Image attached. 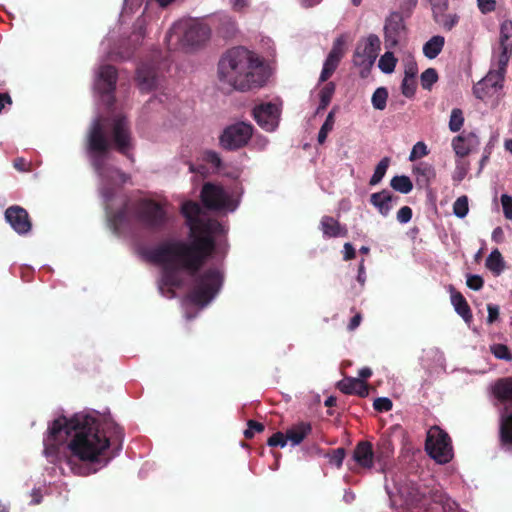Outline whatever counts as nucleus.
<instances>
[{"label": "nucleus", "mask_w": 512, "mask_h": 512, "mask_svg": "<svg viewBox=\"0 0 512 512\" xmlns=\"http://www.w3.org/2000/svg\"><path fill=\"white\" fill-rule=\"evenodd\" d=\"M366 270H365V260L361 259L358 265V273H357V281L359 282L361 287H364L366 283Z\"/></svg>", "instance_id": "60"}, {"label": "nucleus", "mask_w": 512, "mask_h": 512, "mask_svg": "<svg viewBox=\"0 0 512 512\" xmlns=\"http://www.w3.org/2000/svg\"><path fill=\"white\" fill-rule=\"evenodd\" d=\"M466 284L470 289L478 291L483 287L484 281L481 276L471 274L467 276Z\"/></svg>", "instance_id": "53"}, {"label": "nucleus", "mask_w": 512, "mask_h": 512, "mask_svg": "<svg viewBox=\"0 0 512 512\" xmlns=\"http://www.w3.org/2000/svg\"><path fill=\"white\" fill-rule=\"evenodd\" d=\"M147 19L145 15L140 16L134 24L132 33L128 37H120L119 31L111 30L102 40L100 48L108 60L129 59L134 50L140 46L146 35L145 26Z\"/></svg>", "instance_id": "6"}, {"label": "nucleus", "mask_w": 512, "mask_h": 512, "mask_svg": "<svg viewBox=\"0 0 512 512\" xmlns=\"http://www.w3.org/2000/svg\"><path fill=\"white\" fill-rule=\"evenodd\" d=\"M431 5L434 19L444 17V12L448 8V0H428Z\"/></svg>", "instance_id": "44"}, {"label": "nucleus", "mask_w": 512, "mask_h": 512, "mask_svg": "<svg viewBox=\"0 0 512 512\" xmlns=\"http://www.w3.org/2000/svg\"><path fill=\"white\" fill-rule=\"evenodd\" d=\"M477 7L482 14H488L496 9L495 0H477Z\"/></svg>", "instance_id": "55"}, {"label": "nucleus", "mask_w": 512, "mask_h": 512, "mask_svg": "<svg viewBox=\"0 0 512 512\" xmlns=\"http://www.w3.org/2000/svg\"><path fill=\"white\" fill-rule=\"evenodd\" d=\"M288 443V438H287V435H284L283 433L281 432H277L275 434H273L269 439H268V442L267 444L270 446V447H281V448H284Z\"/></svg>", "instance_id": "50"}, {"label": "nucleus", "mask_w": 512, "mask_h": 512, "mask_svg": "<svg viewBox=\"0 0 512 512\" xmlns=\"http://www.w3.org/2000/svg\"><path fill=\"white\" fill-rule=\"evenodd\" d=\"M311 432V425L307 422H300L290 429L287 430L286 435L288 438V442L291 443L292 446L299 445L304 438Z\"/></svg>", "instance_id": "27"}, {"label": "nucleus", "mask_w": 512, "mask_h": 512, "mask_svg": "<svg viewBox=\"0 0 512 512\" xmlns=\"http://www.w3.org/2000/svg\"><path fill=\"white\" fill-rule=\"evenodd\" d=\"M445 38L441 35L431 37L423 45V54L428 59H435L443 50Z\"/></svg>", "instance_id": "28"}, {"label": "nucleus", "mask_w": 512, "mask_h": 512, "mask_svg": "<svg viewBox=\"0 0 512 512\" xmlns=\"http://www.w3.org/2000/svg\"><path fill=\"white\" fill-rule=\"evenodd\" d=\"M438 80L435 69L428 68L421 74V84L424 89H429Z\"/></svg>", "instance_id": "45"}, {"label": "nucleus", "mask_w": 512, "mask_h": 512, "mask_svg": "<svg viewBox=\"0 0 512 512\" xmlns=\"http://www.w3.org/2000/svg\"><path fill=\"white\" fill-rule=\"evenodd\" d=\"M407 28L399 12L390 13L384 22L383 37L386 49H393L406 37Z\"/></svg>", "instance_id": "14"}, {"label": "nucleus", "mask_w": 512, "mask_h": 512, "mask_svg": "<svg viewBox=\"0 0 512 512\" xmlns=\"http://www.w3.org/2000/svg\"><path fill=\"white\" fill-rule=\"evenodd\" d=\"M257 124L267 132L276 130L280 120V106L276 103H261L253 109Z\"/></svg>", "instance_id": "15"}, {"label": "nucleus", "mask_w": 512, "mask_h": 512, "mask_svg": "<svg viewBox=\"0 0 512 512\" xmlns=\"http://www.w3.org/2000/svg\"><path fill=\"white\" fill-rule=\"evenodd\" d=\"M181 211L190 228L191 242L168 240L148 252V258L163 267L158 289L166 298H174L175 290L184 284V276L192 275L215 249L213 237L225 233L216 220L206 219L200 205L186 201Z\"/></svg>", "instance_id": "3"}, {"label": "nucleus", "mask_w": 512, "mask_h": 512, "mask_svg": "<svg viewBox=\"0 0 512 512\" xmlns=\"http://www.w3.org/2000/svg\"><path fill=\"white\" fill-rule=\"evenodd\" d=\"M210 35V28L197 19H182L173 24L166 36L170 49L194 47L205 42Z\"/></svg>", "instance_id": "7"}, {"label": "nucleus", "mask_w": 512, "mask_h": 512, "mask_svg": "<svg viewBox=\"0 0 512 512\" xmlns=\"http://www.w3.org/2000/svg\"><path fill=\"white\" fill-rule=\"evenodd\" d=\"M412 172L416 181L421 185H428L436 177L434 166L427 162H419L413 166Z\"/></svg>", "instance_id": "26"}, {"label": "nucleus", "mask_w": 512, "mask_h": 512, "mask_svg": "<svg viewBox=\"0 0 512 512\" xmlns=\"http://www.w3.org/2000/svg\"><path fill=\"white\" fill-rule=\"evenodd\" d=\"M469 167V162L463 160V158L456 159L455 169L452 175L453 181L460 183L466 177Z\"/></svg>", "instance_id": "39"}, {"label": "nucleus", "mask_w": 512, "mask_h": 512, "mask_svg": "<svg viewBox=\"0 0 512 512\" xmlns=\"http://www.w3.org/2000/svg\"><path fill=\"white\" fill-rule=\"evenodd\" d=\"M105 126L110 130V138L106 137L100 118L92 121L87 135V153L99 178V191L109 227L114 233L121 234L134 221L150 228L162 225L165 211L161 204L141 199L131 207L124 197L117 194V187L127 181V176L108 165L109 148L113 147L129 156L133 148L131 132L126 118L122 115L113 116Z\"/></svg>", "instance_id": "2"}, {"label": "nucleus", "mask_w": 512, "mask_h": 512, "mask_svg": "<svg viewBox=\"0 0 512 512\" xmlns=\"http://www.w3.org/2000/svg\"><path fill=\"white\" fill-rule=\"evenodd\" d=\"M390 186L397 192L402 194H408L413 189L412 181L408 176L397 175L394 176L390 181Z\"/></svg>", "instance_id": "34"}, {"label": "nucleus", "mask_w": 512, "mask_h": 512, "mask_svg": "<svg viewBox=\"0 0 512 512\" xmlns=\"http://www.w3.org/2000/svg\"><path fill=\"white\" fill-rule=\"evenodd\" d=\"M388 99V91L385 87H378L371 98V103L374 109L384 110L386 108Z\"/></svg>", "instance_id": "36"}, {"label": "nucleus", "mask_w": 512, "mask_h": 512, "mask_svg": "<svg viewBox=\"0 0 512 512\" xmlns=\"http://www.w3.org/2000/svg\"><path fill=\"white\" fill-rule=\"evenodd\" d=\"M269 140L263 135H256L252 139L251 147L257 151H263L267 148Z\"/></svg>", "instance_id": "56"}, {"label": "nucleus", "mask_w": 512, "mask_h": 512, "mask_svg": "<svg viewBox=\"0 0 512 512\" xmlns=\"http://www.w3.org/2000/svg\"><path fill=\"white\" fill-rule=\"evenodd\" d=\"M264 430V425L256 422L254 420L248 421V428L244 431V435L246 438H252L256 432H262Z\"/></svg>", "instance_id": "54"}, {"label": "nucleus", "mask_w": 512, "mask_h": 512, "mask_svg": "<svg viewBox=\"0 0 512 512\" xmlns=\"http://www.w3.org/2000/svg\"><path fill=\"white\" fill-rule=\"evenodd\" d=\"M392 406V401L387 397H379L373 403L374 409L379 412H387L392 409Z\"/></svg>", "instance_id": "52"}, {"label": "nucleus", "mask_w": 512, "mask_h": 512, "mask_svg": "<svg viewBox=\"0 0 512 512\" xmlns=\"http://www.w3.org/2000/svg\"><path fill=\"white\" fill-rule=\"evenodd\" d=\"M335 91V85L333 83H328L321 91H320V104L317 111L321 109H325L331 101L332 95Z\"/></svg>", "instance_id": "42"}, {"label": "nucleus", "mask_w": 512, "mask_h": 512, "mask_svg": "<svg viewBox=\"0 0 512 512\" xmlns=\"http://www.w3.org/2000/svg\"><path fill=\"white\" fill-rule=\"evenodd\" d=\"M464 124V114L459 108H454L451 111L448 127L451 132H459Z\"/></svg>", "instance_id": "37"}, {"label": "nucleus", "mask_w": 512, "mask_h": 512, "mask_svg": "<svg viewBox=\"0 0 512 512\" xmlns=\"http://www.w3.org/2000/svg\"><path fill=\"white\" fill-rule=\"evenodd\" d=\"M451 303L455 311L463 318L465 322H470L472 314L465 298L458 292L451 293Z\"/></svg>", "instance_id": "30"}, {"label": "nucleus", "mask_w": 512, "mask_h": 512, "mask_svg": "<svg viewBox=\"0 0 512 512\" xmlns=\"http://www.w3.org/2000/svg\"><path fill=\"white\" fill-rule=\"evenodd\" d=\"M201 199L207 208L224 214L234 212L239 205V197L233 191L212 183L203 186Z\"/></svg>", "instance_id": "10"}, {"label": "nucleus", "mask_w": 512, "mask_h": 512, "mask_svg": "<svg viewBox=\"0 0 512 512\" xmlns=\"http://www.w3.org/2000/svg\"><path fill=\"white\" fill-rule=\"evenodd\" d=\"M510 52L511 51H505L504 49H502V52L499 55L498 68L496 70H502L503 74L505 73V67H506V65L508 64V61H509V53Z\"/></svg>", "instance_id": "61"}, {"label": "nucleus", "mask_w": 512, "mask_h": 512, "mask_svg": "<svg viewBox=\"0 0 512 512\" xmlns=\"http://www.w3.org/2000/svg\"><path fill=\"white\" fill-rule=\"evenodd\" d=\"M412 218V209L409 206H403L397 212V221L401 224H407Z\"/></svg>", "instance_id": "57"}, {"label": "nucleus", "mask_w": 512, "mask_h": 512, "mask_svg": "<svg viewBox=\"0 0 512 512\" xmlns=\"http://www.w3.org/2000/svg\"><path fill=\"white\" fill-rule=\"evenodd\" d=\"M391 50L392 49H387V51L381 55L378 60V68L384 74H392L398 63V59Z\"/></svg>", "instance_id": "32"}, {"label": "nucleus", "mask_w": 512, "mask_h": 512, "mask_svg": "<svg viewBox=\"0 0 512 512\" xmlns=\"http://www.w3.org/2000/svg\"><path fill=\"white\" fill-rule=\"evenodd\" d=\"M425 448L429 456L439 464L448 463L453 457L448 434L437 426L428 430Z\"/></svg>", "instance_id": "11"}, {"label": "nucleus", "mask_w": 512, "mask_h": 512, "mask_svg": "<svg viewBox=\"0 0 512 512\" xmlns=\"http://www.w3.org/2000/svg\"><path fill=\"white\" fill-rule=\"evenodd\" d=\"M204 160L214 168H219L222 163L219 154L215 151H206L204 153Z\"/></svg>", "instance_id": "58"}, {"label": "nucleus", "mask_w": 512, "mask_h": 512, "mask_svg": "<svg viewBox=\"0 0 512 512\" xmlns=\"http://www.w3.org/2000/svg\"><path fill=\"white\" fill-rule=\"evenodd\" d=\"M418 73V67L415 59L408 56L404 59V77L415 78Z\"/></svg>", "instance_id": "46"}, {"label": "nucleus", "mask_w": 512, "mask_h": 512, "mask_svg": "<svg viewBox=\"0 0 512 512\" xmlns=\"http://www.w3.org/2000/svg\"><path fill=\"white\" fill-rule=\"evenodd\" d=\"M327 458L331 465H334L337 468H340L342 466L343 460L345 458V450L343 448H337L331 454H328Z\"/></svg>", "instance_id": "49"}, {"label": "nucleus", "mask_w": 512, "mask_h": 512, "mask_svg": "<svg viewBox=\"0 0 512 512\" xmlns=\"http://www.w3.org/2000/svg\"><path fill=\"white\" fill-rule=\"evenodd\" d=\"M493 393L499 400L512 401V378L498 381L493 386Z\"/></svg>", "instance_id": "31"}, {"label": "nucleus", "mask_w": 512, "mask_h": 512, "mask_svg": "<svg viewBox=\"0 0 512 512\" xmlns=\"http://www.w3.org/2000/svg\"><path fill=\"white\" fill-rule=\"evenodd\" d=\"M416 90L415 78L404 77L401 84L402 94L406 97H412Z\"/></svg>", "instance_id": "47"}, {"label": "nucleus", "mask_w": 512, "mask_h": 512, "mask_svg": "<svg viewBox=\"0 0 512 512\" xmlns=\"http://www.w3.org/2000/svg\"><path fill=\"white\" fill-rule=\"evenodd\" d=\"M353 459L359 466L371 469L374 464L372 444L367 441L359 442L353 451Z\"/></svg>", "instance_id": "21"}, {"label": "nucleus", "mask_w": 512, "mask_h": 512, "mask_svg": "<svg viewBox=\"0 0 512 512\" xmlns=\"http://www.w3.org/2000/svg\"><path fill=\"white\" fill-rule=\"evenodd\" d=\"M428 154L429 150L427 145L423 141H418L412 147L408 159L410 161H415L417 159L427 156Z\"/></svg>", "instance_id": "43"}, {"label": "nucleus", "mask_w": 512, "mask_h": 512, "mask_svg": "<svg viewBox=\"0 0 512 512\" xmlns=\"http://www.w3.org/2000/svg\"><path fill=\"white\" fill-rule=\"evenodd\" d=\"M503 71L491 70L488 74L478 81L473 87V94L480 100H485L497 94L503 87Z\"/></svg>", "instance_id": "16"}, {"label": "nucleus", "mask_w": 512, "mask_h": 512, "mask_svg": "<svg viewBox=\"0 0 512 512\" xmlns=\"http://www.w3.org/2000/svg\"><path fill=\"white\" fill-rule=\"evenodd\" d=\"M500 200L505 218L512 220V196L502 194Z\"/></svg>", "instance_id": "51"}, {"label": "nucleus", "mask_w": 512, "mask_h": 512, "mask_svg": "<svg viewBox=\"0 0 512 512\" xmlns=\"http://www.w3.org/2000/svg\"><path fill=\"white\" fill-rule=\"evenodd\" d=\"M345 44V38L340 36L336 38L333 43L332 49L329 52L320 74V81H326L336 70L341 58L343 57V46Z\"/></svg>", "instance_id": "18"}, {"label": "nucleus", "mask_w": 512, "mask_h": 512, "mask_svg": "<svg viewBox=\"0 0 512 512\" xmlns=\"http://www.w3.org/2000/svg\"><path fill=\"white\" fill-rule=\"evenodd\" d=\"M248 3V0H230V4L234 10H242Z\"/></svg>", "instance_id": "64"}, {"label": "nucleus", "mask_w": 512, "mask_h": 512, "mask_svg": "<svg viewBox=\"0 0 512 512\" xmlns=\"http://www.w3.org/2000/svg\"><path fill=\"white\" fill-rule=\"evenodd\" d=\"M397 200L398 197L388 190H382L380 192L373 193L370 196L371 204L383 217H387L390 214L394 205H396Z\"/></svg>", "instance_id": "20"}, {"label": "nucleus", "mask_w": 512, "mask_h": 512, "mask_svg": "<svg viewBox=\"0 0 512 512\" xmlns=\"http://www.w3.org/2000/svg\"><path fill=\"white\" fill-rule=\"evenodd\" d=\"M490 352L495 358L504 361H512V353L509 348L504 344H493L490 346Z\"/></svg>", "instance_id": "40"}, {"label": "nucleus", "mask_w": 512, "mask_h": 512, "mask_svg": "<svg viewBox=\"0 0 512 512\" xmlns=\"http://www.w3.org/2000/svg\"><path fill=\"white\" fill-rule=\"evenodd\" d=\"M468 212V198L466 196L458 197L453 204L454 215L460 219H463L467 216Z\"/></svg>", "instance_id": "41"}, {"label": "nucleus", "mask_w": 512, "mask_h": 512, "mask_svg": "<svg viewBox=\"0 0 512 512\" xmlns=\"http://www.w3.org/2000/svg\"><path fill=\"white\" fill-rule=\"evenodd\" d=\"M437 23L441 24L445 29L451 30L459 21V16L457 14H445L444 17H439V19H434Z\"/></svg>", "instance_id": "48"}, {"label": "nucleus", "mask_w": 512, "mask_h": 512, "mask_svg": "<svg viewBox=\"0 0 512 512\" xmlns=\"http://www.w3.org/2000/svg\"><path fill=\"white\" fill-rule=\"evenodd\" d=\"M397 494L402 498L407 505H417L421 503V506H415L414 510L411 512H441V510H445L446 508L452 509L454 502H450L448 497L442 492L430 491L429 501L433 503V506L430 508H426V504L428 500L426 499V493L419 490L412 483L401 484L396 487Z\"/></svg>", "instance_id": "8"}, {"label": "nucleus", "mask_w": 512, "mask_h": 512, "mask_svg": "<svg viewBox=\"0 0 512 512\" xmlns=\"http://www.w3.org/2000/svg\"><path fill=\"white\" fill-rule=\"evenodd\" d=\"M418 3V0H403L401 9L405 12L412 11Z\"/></svg>", "instance_id": "63"}, {"label": "nucleus", "mask_w": 512, "mask_h": 512, "mask_svg": "<svg viewBox=\"0 0 512 512\" xmlns=\"http://www.w3.org/2000/svg\"><path fill=\"white\" fill-rule=\"evenodd\" d=\"M381 50V40L378 35L370 33L361 37L356 46L352 57V62L359 69L361 77H366Z\"/></svg>", "instance_id": "9"}, {"label": "nucleus", "mask_w": 512, "mask_h": 512, "mask_svg": "<svg viewBox=\"0 0 512 512\" xmlns=\"http://www.w3.org/2000/svg\"><path fill=\"white\" fill-rule=\"evenodd\" d=\"M320 230L325 238L343 237L347 234V229L342 227L336 219L330 216L322 217Z\"/></svg>", "instance_id": "24"}, {"label": "nucleus", "mask_w": 512, "mask_h": 512, "mask_svg": "<svg viewBox=\"0 0 512 512\" xmlns=\"http://www.w3.org/2000/svg\"><path fill=\"white\" fill-rule=\"evenodd\" d=\"M117 71L115 67L101 63L94 72V91L101 96L107 105L114 101Z\"/></svg>", "instance_id": "13"}, {"label": "nucleus", "mask_w": 512, "mask_h": 512, "mask_svg": "<svg viewBox=\"0 0 512 512\" xmlns=\"http://www.w3.org/2000/svg\"><path fill=\"white\" fill-rule=\"evenodd\" d=\"M337 387L341 392L345 394H356L361 397H365L368 395L367 384L359 378H344L343 380L338 382Z\"/></svg>", "instance_id": "22"}, {"label": "nucleus", "mask_w": 512, "mask_h": 512, "mask_svg": "<svg viewBox=\"0 0 512 512\" xmlns=\"http://www.w3.org/2000/svg\"><path fill=\"white\" fill-rule=\"evenodd\" d=\"M253 136V126L247 122L228 125L219 137V143L226 150H237L248 144Z\"/></svg>", "instance_id": "12"}, {"label": "nucleus", "mask_w": 512, "mask_h": 512, "mask_svg": "<svg viewBox=\"0 0 512 512\" xmlns=\"http://www.w3.org/2000/svg\"><path fill=\"white\" fill-rule=\"evenodd\" d=\"M223 285V274L218 269H210L196 278L190 294L183 299L182 308L187 320L209 305L218 295Z\"/></svg>", "instance_id": "5"}, {"label": "nucleus", "mask_w": 512, "mask_h": 512, "mask_svg": "<svg viewBox=\"0 0 512 512\" xmlns=\"http://www.w3.org/2000/svg\"><path fill=\"white\" fill-rule=\"evenodd\" d=\"M218 79L222 85L246 91L266 82L265 67L260 57L244 47L228 50L219 60Z\"/></svg>", "instance_id": "4"}, {"label": "nucleus", "mask_w": 512, "mask_h": 512, "mask_svg": "<svg viewBox=\"0 0 512 512\" xmlns=\"http://www.w3.org/2000/svg\"><path fill=\"white\" fill-rule=\"evenodd\" d=\"M487 311H488L487 322L489 324H492L499 317V306L495 305V304H488Z\"/></svg>", "instance_id": "59"}, {"label": "nucleus", "mask_w": 512, "mask_h": 512, "mask_svg": "<svg viewBox=\"0 0 512 512\" xmlns=\"http://www.w3.org/2000/svg\"><path fill=\"white\" fill-rule=\"evenodd\" d=\"M500 47L512 51V20H504L500 25Z\"/></svg>", "instance_id": "33"}, {"label": "nucleus", "mask_w": 512, "mask_h": 512, "mask_svg": "<svg viewBox=\"0 0 512 512\" xmlns=\"http://www.w3.org/2000/svg\"><path fill=\"white\" fill-rule=\"evenodd\" d=\"M5 219L18 234H27L31 230L28 213L20 206H11L5 211Z\"/></svg>", "instance_id": "19"}, {"label": "nucleus", "mask_w": 512, "mask_h": 512, "mask_svg": "<svg viewBox=\"0 0 512 512\" xmlns=\"http://www.w3.org/2000/svg\"><path fill=\"white\" fill-rule=\"evenodd\" d=\"M356 251L351 243H345L343 247L344 260H350L355 257Z\"/></svg>", "instance_id": "62"}, {"label": "nucleus", "mask_w": 512, "mask_h": 512, "mask_svg": "<svg viewBox=\"0 0 512 512\" xmlns=\"http://www.w3.org/2000/svg\"><path fill=\"white\" fill-rule=\"evenodd\" d=\"M480 145V139L475 132H462L454 137L451 142L452 149L458 158H464L476 151Z\"/></svg>", "instance_id": "17"}, {"label": "nucleus", "mask_w": 512, "mask_h": 512, "mask_svg": "<svg viewBox=\"0 0 512 512\" xmlns=\"http://www.w3.org/2000/svg\"><path fill=\"white\" fill-rule=\"evenodd\" d=\"M123 433L113 421L101 422L95 411L59 416L43 436V455L48 462L78 476L97 473L122 449Z\"/></svg>", "instance_id": "1"}, {"label": "nucleus", "mask_w": 512, "mask_h": 512, "mask_svg": "<svg viewBox=\"0 0 512 512\" xmlns=\"http://www.w3.org/2000/svg\"><path fill=\"white\" fill-rule=\"evenodd\" d=\"M157 73L153 66L143 65L137 70V81L139 88L143 91H150L156 86Z\"/></svg>", "instance_id": "23"}, {"label": "nucleus", "mask_w": 512, "mask_h": 512, "mask_svg": "<svg viewBox=\"0 0 512 512\" xmlns=\"http://www.w3.org/2000/svg\"><path fill=\"white\" fill-rule=\"evenodd\" d=\"M334 123V111H330L319 130L317 138L319 144H323L325 142L328 134L333 130Z\"/></svg>", "instance_id": "38"}, {"label": "nucleus", "mask_w": 512, "mask_h": 512, "mask_svg": "<svg viewBox=\"0 0 512 512\" xmlns=\"http://www.w3.org/2000/svg\"><path fill=\"white\" fill-rule=\"evenodd\" d=\"M500 441L503 449L512 450V413L502 412L500 416Z\"/></svg>", "instance_id": "25"}, {"label": "nucleus", "mask_w": 512, "mask_h": 512, "mask_svg": "<svg viewBox=\"0 0 512 512\" xmlns=\"http://www.w3.org/2000/svg\"><path fill=\"white\" fill-rule=\"evenodd\" d=\"M390 164V158L384 157L380 160V162L377 164L373 175L370 178V185L374 186L380 183L385 176L388 166Z\"/></svg>", "instance_id": "35"}, {"label": "nucleus", "mask_w": 512, "mask_h": 512, "mask_svg": "<svg viewBox=\"0 0 512 512\" xmlns=\"http://www.w3.org/2000/svg\"><path fill=\"white\" fill-rule=\"evenodd\" d=\"M486 268L495 276H499L505 270V261L498 249H494L487 256L485 261Z\"/></svg>", "instance_id": "29"}]
</instances>
